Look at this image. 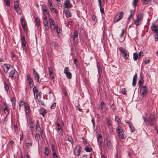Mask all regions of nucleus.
<instances>
[{"label": "nucleus", "instance_id": "f257e3e1", "mask_svg": "<svg viewBox=\"0 0 158 158\" xmlns=\"http://www.w3.org/2000/svg\"><path fill=\"white\" fill-rule=\"evenodd\" d=\"M143 118L147 126H151L154 125L155 119V115L152 114H151L146 119L144 117H143Z\"/></svg>", "mask_w": 158, "mask_h": 158}, {"label": "nucleus", "instance_id": "f03ea898", "mask_svg": "<svg viewBox=\"0 0 158 158\" xmlns=\"http://www.w3.org/2000/svg\"><path fill=\"white\" fill-rule=\"evenodd\" d=\"M119 50L123 58L124 59L127 60L129 57V53L128 50L122 47H120Z\"/></svg>", "mask_w": 158, "mask_h": 158}, {"label": "nucleus", "instance_id": "7ed1b4c3", "mask_svg": "<svg viewBox=\"0 0 158 158\" xmlns=\"http://www.w3.org/2000/svg\"><path fill=\"white\" fill-rule=\"evenodd\" d=\"M124 13L122 11H120L117 13L114 18V23H116L120 20L123 17Z\"/></svg>", "mask_w": 158, "mask_h": 158}, {"label": "nucleus", "instance_id": "20e7f679", "mask_svg": "<svg viewBox=\"0 0 158 158\" xmlns=\"http://www.w3.org/2000/svg\"><path fill=\"white\" fill-rule=\"evenodd\" d=\"M120 125L119 124H118V127H119ZM116 131L117 133L118 134L119 137L122 139H124L125 138V134L123 131V130L119 127L117 128L116 129Z\"/></svg>", "mask_w": 158, "mask_h": 158}, {"label": "nucleus", "instance_id": "39448f33", "mask_svg": "<svg viewBox=\"0 0 158 158\" xmlns=\"http://www.w3.org/2000/svg\"><path fill=\"white\" fill-rule=\"evenodd\" d=\"M143 19V16L141 14H139L136 17V20L134 21V22L136 26L140 25Z\"/></svg>", "mask_w": 158, "mask_h": 158}, {"label": "nucleus", "instance_id": "423d86ee", "mask_svg": "<svg viewBox=\"0 0 158 158\" xmlns=\"http://www.w3.org/2000/svg\"><path fill=\"white\" fill-rule=\"evenodd\" d=\"M81 151V147L79 145H77L74 148L73 152L75 155L79 156Z\"/></svg>", "mask_w": 158, "mask_h": 158}, {"label": "nucleus", "instance_id": "0eeeda50", "mask_svg": "<svg viewBox=\"0 0 158 158\" xmlns=\"http://www.w3.org/2000/svg\"><path fill=\"white\" fill-rule=\"evenodd\" d=\"M35 99H38V98L40 99V98L41 97L42 94V93L41 91H39L38 89H33Z\"/></svg>", "mask_w": 158, "mask_h": 158}, {"label": "nucleus", "instance_id": "6e6552de", "mask_svg": "<svg viewBox=\"0 0 158 158\" xmlns=\"http://www.w3.org/2000/svg\"><path fill=\"white\" fill-rule=\"evenodd\" d=\"M33 75L35 80L38 83L40 82V77L39 74L35 71V69H33Z\"/></svg>", "mask_w": 158, "mask_h": 158}, {"label": "nucleus", "instance_id": "1a4fd4ad", "mask_svg": "<svg viewBox=\"0 0 158 158\" xmlns=\"http://www.w3.org/2000/svg\"><path fill=\"white\" fill-rule=\"evenodd\" d=\"M13 68L12 65L8 64H5L3 66V69L5 73H7L9 70H11Z\"/></svg>", "mask_w": 158, "mask_h": 158}, {"label": "nucleus", "instance_id": "9d476101", "mask_svg": "<svg viewBox=\"0 0 158 158\" xmlns=\"http://www.w3.org/2000/svg\"><path fill=\"white\" fill-rule=\"evenodd\" d=\"M64 73L66 75L68 79H71L72 78V74L69 72V70L68 67H66L64 69Z\"/></svg>", "mask_w": 158, "mask_h": 158}, {"label": "nucleus", "instance_id": "9b49d317", "mask_svg": "<svg viewBox=\"0 0 158 158\" xmlns=\"http://www.w3.org/2000/svg\"><path fill=\"white\" fill-rule=\"evenodd\" d=\"M78 32L77 31L74 30L73 35V42L76 44H77L78 43Z\"/></svg>", "mask_w": 158, "mask_h": 158}, {"label": "nucleus", "instance_id": "f8f14e48", "mask_svg": "<svg viewBox=\"0 0 158 158\" xmlns=\"http://www.w3.org/2000/svg\"><path fill=\"white\" fill-rule=\"evenodd\" d=\"M17 72L16 71V70L13 67L12 69L10 70V71L9 73V77L12 78L14 77H16L15 75L16 74H17Z\"/></svg>", "mask_w": 158, "mask_h": 158}, {"label": "nucleus", "instance_id": "ddd939ff", "mask_svg": "<svg viewBox=\"0 0 158 158\" xmlns=\"http://www.w3.org/2000/svg\"><path fill=\"white\" fill-rule=\"evenodd\" d=\"M21 40L23 48V50H26V42L25 37L23 36H22L21 38Z\"/></svg>", "mask_w": 158, "mask_h": 158}, {"label": "nucleus", "instance_id": "4468645a", "mask_svg": "<svg viewBox=\"0 0 158 158\" xmlns=\"http://www.w3.org/2000/svg\"><path fill=\"white\" fill-rule=\"evenodd\" d=\"M64 5L65 6L64 8H66L68 9L69 8H71L73 6L69 0H66L65 1Z\"/></svg>", "mask_w": 158, "mask_h": 158}, {"label": "nucleus", "instance_id": "2eb2a0df", "mask_svg": "<svg viewBox=\"0 0 158 158\" xmlns=\"http://www.w3.org/2000/svg\"><path fill=\"white\" fill-rule=\"evenodd\" d=\"M151 29L154 33L158 32V25H155L154 23L152 24L151 26Z\"/></svg>", "mask_w": 158, "mask_h": 158}, {"label": "nucleus", "instance_id": "dca6fc26", "mask_svg": "<svg viewBox=\"0 0 158 158\" xmlns=\"http://www.w3.org/2000/svg\"><path fill=\"white\" fill-rule=\"evenodd\" d=\"M100 108L102 112H105V113L107 110L106 106L104 102H102L101 103Z\"/></svg>", "mask_w": 158, "mask_h": 158}, {"label": "nucleus", "instance_id": "f3484780", "mask_svg": "<svg viewBox=\"0 0 158 158\" xmlns=\"http://www.w3.org/2000/svg\"><path fill=\"white\" fill-rule=\"evenodd\" d=\"M143 80L142 78L139 81L138 84L139 85V87L141 89L143 88L144 89H145L147 87L145 86H143Z\"/></svg>", "mask_w": 158, "mask_h": 158}, {"label": "nucleus", "instance_id": "a211bd4d", "mask_svg": "<svg viewBox=\"0 0 158 158\" xmlns=\"http://www.w3.org/2000/svg\"><path fill=\"white\" fill-rule=\"evenodd\" d=\"M39 112L40 114L42 115L43 117H44L47 113L46 110L43 108H41L39 110Z\"/></svg>", "mask_w": 158, "mask_h": 158}, {"label": "nucleus", "instance_id": "6ab92c4d", "mask_svg": "<svg viewBox=\"0 0 158 158\" xmlns=\"http://www.w3.org/2000/svg\"><path fill=\"white\" fill-rule=\"evenodd\" d=\"M137 78V74L136 73L133 78L132 80V85L133 86H135L136 83V80Z\"/></svg>", "mask_w": 158, "mask_h": 158}, {"label": "nucleus", "instance_id": "aec40b11", "mask_svg": "<svg viewBox=\"0 0 158 158\" xmlns=\"http://www.w3.org/2000/svg\"><path fill=\"white\" fill-rule=\"evenodd\" d=\"M66 15V16L67 18H69L71 16V14L68 10L64 9L63 11Z\"/></svg>", "mask_w": 158, "mask_h": 158}, {"label": "nucleus", "instance_id": "412c9836", "mask_svg": "<svg viewBox=\"0 0 158 158\" xmlns=\"http://www.w3.org/2000/svg\"><path fill=\"white\" fill-rule=\"evenodd\" d=\"M148 92V89H140L139 93L143 96L146 95Z\"/></svg>", "mask_w": 158, "mask_h": 158}, {"label": "nucleus", "instance_id": "4be33fe9", "mask_svg": "<svg viewBox=\"0 0 158 158\" xmlns=\"http://www.w3.org/2000/svg\"><path fill=\"white\" fill-rule=\"evenodd\" d=\"M42 10H43L44 14L45 15H47L48 14V12L47 10L46 6H43L42 7Z\"/></svg>", "mask_w": 158, "mask_h": 158}, {"label": "nucleus", "instance_id": "5701e85b", "mask_svg": "<svg viewBox=\"0 0 158 158\" xmlns=\"http://www.w3.org/2000/svg\"><path fill=\"white\" fill-rule=\"evenodd\" d=\"M98 142V143H103V139L102 138V135L101 134L98 135V137L97 138Z\"/></svg>", "mask_w": 158, "mask_h": 158}, {"label": "nucleus", "instance_id": "b1692460", "mask_svg": "<svg viewBox=\"0 0 158 158\" xmlns=\"http://www.w3.org/2000/svg\"><path fill=\"white\" fill-rule=\"evenodd\" d=\"M106 144L107 146L109 149H111L112 148L113 145L112 144L110 140L107 141Z\"/></svg>", "mask_w": 158, "mask_h": 158}, {"label": "nucleus", "instance_id": "393cba45", "mask_svg": "<svg viewBox=\"0 0 158 158\" xmlns=\"http://www.w3.org/2000/svg\"><path fill=\"white\" fill-rule=\"evenodd\" d=\"M98 145L99 146V148L100 151L101 152L102 151V148H104L105 146V143H98Z\"/></svg>", "mask_w": 158, "mask_h": 158}, {"label": "nucleus", "instance_id": "a878e982", "mask_svg": "<svg viewBox=\"0 0 158 158\" xmlns=\"http://www.w3.org/2000/svg\"><path fill=\"white\" fill-rule=\"evenodd\" d=\"M35 19L36 25L38 27L40 26V19L37 18H35Z\"/></svg>", "mask_w": 158, "mask_h": 158}, {"label": "nucleus", "instance_id": "bb28decb", "mask_svg": "<svg viewBox=\"0 0 158 158\" xmlns=\"http://www.w3.org/2000/svg\"><path fill=\"white\" fill-rule=\"evenodd\" d=\"M17 12L18 14L21 15L22 13L21 9L20 7H17L14 9Z\"/></svg>", "mask_w": 158, "mask_h": 158}, {"label": "nucleus", "instance_id": "cd10ccee", "mask_svg": "<svg viewBox=\"0 0 158 158\" xmlns=\"http://www.w3.org/2000/svg\"><path fill=\"white\" fill-rule=\"evenodd\" d=\"M27 79L29 82V85L31 83H33V81L29 75H27Z\"/></svg>", "mask_w": 158, "mask_h": 158}, {"label": "nucleus", "instance_id": "c85d7f7f", "mask_svg": "<svg viewBox=\"0 0 158 158\" xmlns=\"http://www.w3.org/2000/svg\"><path fill=\"white\" fill-rule=\"evenodd\" d=\"M129 123L130 124L129 125V127L130 128V131L131 132H132L135 131V128L131 123Z\"/></svg>", "mask_w": 158, "mask_h": 158}, {"label": "nucleus", "instance_id": "c756f323", "mask_svg": "<svg viewBox=\"0 0 158 158\" xmlns=\"http://www.w3.org/2000/svg\"><path fill=\"white\" fill-rule=\"evenodd\" d=\"M142 1L144 5H148L151 2V0H142Z\"/></svg>", "mask_w": 158, "mask_h": 158}, {"label": "nucleus", "instance_id": "7c9ffc66", "mask_svg": "<svg viewBox=\"0 0 158 158\" xmlns=\"http://www.w3.org/2000/svg\"><path fill=\"white\" fill-rule=\"evenodd\" d=\"M106 123L107 124L109 128H110V126H111V121L110 119L109 118H107L106 119Z\"/></svg>", "mask_w": 158, "mask_h": 158}, {"label": "nucleus", "instance_id": "2f4dec72", "mask_svg": "<svg viewBox=\"0 0 158 158\" xmlns=\"http://www.w3.org/2000/svg\"><path fill=\"white\" fill-rule=\"evenodd\" d=\"M19 7V2L17 1H15L14 2V8H15Z\"/></svg>", "mask_w": 158, "mask_h": 158}, {"label": "nucleus", "instance_id": "473e14b6", "mask_svg": "<svg viewBox=\"0 0 158 158\" xmlns=\"http://www.w3.org/2000/svg\"><path fill=\"white\" fill-rule=\"evenodd\" d=\"M25 106L26 113V114H28L30 112V108L28 106V105L26 106V104L25 105Z\"/></svg>", "mask_w": 158, "mask_h": 158}, {"label": "nucleus", "instance_id": "72a5a7b5", "mask_svg": "<svg viewBox=\"0 0 158 158\" xmlns=\"http://www.w3.org/2000/svg\"><path fill=\"white\" fill-rule=\"evenodd\" d=\"M133 55V59L134 60L136 61L138 59H139V58L138 54L136 53H134Z\"/></svg>", "mask_w": 158, "mask_h": 158}, {"label": "nucleus", "instance_id": "f704fd0d", "mask_svg": "<svg viewBox=\"0 0 158 158\" xmlns=\"http://www.w3.org/2000/svg\"><path fill=\"white\" fill-rule=\"evenodd\" d=\"M51 11L52 12L55 13L56 14L57 13V10L56 9L53 7V6L50 7V8H49Z\"/></svg>", "mask_w": 158, "mask_h": 158}, {"label": "nucleus", "instance_id": "c9c22d12", "mask_svg": "<svg viewBox=\"0 0 158 158\" xmlns=\"http://www.w3.org/2000/svg\"><path fill=\"white\" fill-rule=\"evenodd\" d=\"M37 100V102L40 105H41L43 106H45V104L43 101H41L39 99Z\"/></svg>", "mask_w": 158, "mask_h": 158}, {"label": "nucleus", "instance_id": "e433bc0d", "mask_svg": "<svg viewBox=\"0 0 158 158\" xmlns=\"http://www.w3.org/2000/svg\"><path fill=\"white\" fill-rule=\"evenodd\" d=\"M55 28L57 34H59L61 32V30L60 29L59 27L57 25H56L55 26Z\"/></svg>", "mask_w": 158, "mask_h": 158}, {"label": "nucleus", "instance_id": "4c0bfd02", "mask_svg": "<svg viewBox=\"0 0 158 158\" xmlns=\"http://www.w3.org/2000/svg\"><path fill=\"white\" fill-rule=\"evenodd\" d=\"M49 23H50V25L49 26L54 25L55 22L53 19H49Z\"/></svg>", "mask_w": 158, "mask_h": 158}, {"label": "nucleus", "instance_id": "58836bf2", "mask_svg": "<svg viewBox=\"0 0 158 158\" xmlns=\"http://www.w3.org/2000/svg\"><path fill=\"white\" fill-rule=\"evenodd\" d=\"M4 113L6 114V115H7L9 114V111L7 107H5V108L4 109Z\"/></svg>", "mask_w": 158, "mask_h": 158}, {"label": "nucleus", "instance_id": "ea45409f", "mask_svg": "<svg viewBox=\"0 0 158 158\" xmlns=\"http://www.w3.org/2000/svg\"><path fill=\"white\" fill-rule=\"evenodd\" d=\"M48 19L47 17L46 16L45 17L43 20V23L44 25H47L48 24V22L47 21Z\"/></svg>", "mask_w": 158, "mask_h": 158}, {"label": "nucleus", "instance_id": "a19ab883", "mask_svg": "<svg viewBox=\"0 0 158 158\" xmlns=\"http://www.w3.org/2000/svg\"><path fill=\"white\" fill-rule=\"evenodd\" d=\"M92 150V148L90 147H86L85 148V150L87 152H91Z\"/></svg>", "mask_w": 158, "mask_h": 158}, {"label": "nucleus", "instance_id": "79ce46f5", "mask_svg": "<svg viewBox=\"0 0 158 158\" xmlns=\"http://www.w3.org/2000/svg\"><path fill=\"white\" fill-rule=\"evenodd\" d=\"M115 120L116 121L118 124L121 123V121L119 117L116 116H115Z\"/></svg>", "mask_w": 158, "mask_h": 158}, {"label": "nucleus", "instance_id": "37998d69", "mask_svg": "<svg viewBox=\"0 0 158 158\" xmlns=\"http://www.w3.org/2000/svg\"><path fill=\"white\" fill-rule=\"evenodd\" d=\"M44 153L47 156H48V147H45V152Z\"/></svg>", "mask_w": 158, "mask_h": 158}, {"label": "nucleus", "instance_id": "c03bdc74", "mask_svg": "<svg viewBox=\"0 0 158 158\" xmlns=\"http://www.w3.org/2000/svg\"><path fill=\"white\" fill-rule=\"evenodd\" d=\"M28 126L31 129V128H33V127H34V124L33 122H31L29 123Z\"/></svg>", "mask_w": 158, "mask_h": 158}, {"label": "nucleus", "instance_id": "a18cd8bd", "mask_svg": "<svg viewBox=\"0 0 158 158\" xmlns=\"http://www.w3.org/2000/svg\"><path fill=\"white\" fill-rule=\"evenodd\" d=\"M138 0H133L132 2V5L134 6V8L138 3Z\"/></svg>", "mask_w": 158, "mask_h": 158}, {"label": "nucleus", "instance_id": "49530a36", "mask_svg": "<svg viewBox=\"0 0 158 158\" xmlns=\"http://www.w3.org/2000/svg\"><path fill=\"white\" fill-rule=\"evenodd\" d=\"M40 135L39 133H36L35 135V139L36 140L38 141L40 139Z\"/></svg>", "mask_w": 158, "mask_h": 158}, {"label": "nucleus", "instance_id": "de8ad7c7", "mask_svg": "<svg viewBox=\"0 0 158 158\" xmlns=\"http://www.w3.org/2000/svg\"><path fill=\"white\" fill-rule=\"evenodd\" d=\"M40 132V133L41 136L42 138L45 137V132L43 129Z\"/></svg>", "mask_w": 158, "mask_h": 158}, {"label": "nucleus", "instance_id": "09e8293b", "mask_svg": "<svg viewBox=\"0 0 158 158\" xmlns=\"http://www.w3.org/2000/svg\"><path fill=\"white\" fill-rule=\"evenodd\" d=\"M24 104H25L24 102H23L22 99H20L19 102V106H22Z\"/></svg>", "mask_w": 158, "mask_h": 158}, {"label": "nucleus", "instance_id": "8fccbe9b", "mask_svg": "<svg viewBox=\"0 0 158 158\" xmlns=\"http://www.w3.org/2000/svg\"><path fill=\"white\" fill-rule=\"evenodd\" d=\"M29 85L31 89H35V88H36V87L34 85V82H33V83H31L29 84Z\"/></svg>", "mask_w": 158, "mask_h": 158}, {"label": "nucleus", "instance_id": "3c124183", "mask_svg": "<svg viewBox=\"0 0 158 158\" xmlns=\"http://www.w3.org/2000/svg\"><path fill=\"white\" fill-rule=\"evenodd\" d=\"M68 141L70 142V143H72L73 142V139H72V137L70 135H68Z\"/></svg>", "mask_w": 158, "mask_h": 158}, {"label": "nucleus", "instance_id": "603ef678", "mask_svg": "<svg viewBox=\"0 0 158 158\" xmlns=\"http://www.w3.org/2000/svg\"><path fill=\"white\" fill-rule=\"evenodd\" d=\"M56 3H57V6L61 7L62 6L61 4V1L60 0H56Z\"/></svg>", "mask_w": 158, "mask_h": 158}, {"label": "nucleus", "instance_id": "864d4df0", "mask_svg": "<svg viewBox=\"0 0 158 158\" xmlns=\"http://www.w3.org/2000/svg\"><path fill=\"white\" fill-rule=\"evenodd\" d=\"M26 145L27 148H28L29 147H31L32 146V143L31 142H29L28 143H26Z\"/></svg>", "mask_w": 158, "mask_h": 158}, {"label": "nucleus", "instance_id": "5fc2aeb1", "mask_svg": "<svg viewBox=\"0 0 158 158\" xmlns=\"http://www.w3.org/2000/svg\"><path fill=\"white\" fill-rule=\"evenodd\" d=\"M4 2L6 3V5L7 6H9L10 5V0H4Z\"/></svg>", "mask_w": 158, "mask_h": 158}, {"label": "nucleus", "instance_id": "6e6d98bb", "mask_svg": "<svg viewBox=\"0 0 158 158\" xmlns=\"http://www.w3.org/2000/svg\"><path fill=\"white\" fill-rule=\"evenodd\" d=\"M57 131L59 135H63V130L62 129H57Z\"/></svg>", "mask_w": 158, "mask_h": 158}, {"label": "nucleus", "instance_id": "4d7b16f0", "mask_svg": "<svg viewBox=\"0 0 158 158\" xmlns=\"http://www.w3.org/2000/svg\"><path fill=\"white\" fill-rule=\"evenodd\" d=\"M35 129L37 132H40L43 130L40 127L35 128Z\"/></svg>", "mask_w": 158, "mask_h": 158}, {"label": "nucleus", "instance_id": "13d9d810", "mask_svg": "<svg viewBox=\"0 0 158 158\" xmlns=\"http://www.w3.org/2000/svg\"><path fill=\"white\" fill-rule=\"evenodd\" d=\"M74 63L75 64L76 66H77L78 65V62L77 60L76 59H73Z\"/></svg>", "mask_w": 158, "mask_h": 158}, {"label": "nucleus", "instance_id": "bf43d9fd", "mask_svg": "<svg viewBox=\"0 0 158 158\" xmlns=\"http://www.w3.org/2000/svg\"><path fill=\"white\" fill-rule=\"evenodd\" d=\"M130 14L129 15H130V16H132L135 14V12L134 10H130Z\"/></svg>", "mask_w": 158, "mask_h": 158}, {"label": "nucleus", "instance_id": "052dcab7", "mask_svg": "<svg viewBox=\"0 0 158 158\" xmlns=\"http://www.w3.org/2000/svg\"><path fill=\"white\" fill-rule=\"evenodd\" d=\"M13 128L15 131V132H16L17 131L18 129V127H17V125H14V126Z\"/></svg>", "mask_w": 158, "mask_h": 158}, {"label": "nucleus", "instance_id": "680f3d73", "mask_svg": "<svg viewBox=\"0 0 158 158\" xmlns=\"http://www.w3.org/2000/svg\"><path fill=\"white\" fill-rule=\"evenodd\" d=\"M97 68L98 69V71L99 73H100L102 71V69L101 67L98 65H97Z\"/></svg>", "mask_w": 158, "mask_h": 158}, {"label": "nucleus", "instance_id": "e2e57ef3", "mask_svg": "<svg viewBox=\"0 0 158 158\" xmlns=\"http://www.w3.org/2000/svg\"><path fill=\"white\" fill-rule=\"evenodd\" d=\"M155 40L156 42L158 41V32H157L155 34Z\"/></svg>", "mask_w": 158, "mask_h": 158}, {"label": "nucleus", "instance_id": "0e129e2a", "mask_svg": "<svg viewBox=\"0 0 158 158\" xmlns=\"http://www.w3.org/2000/svg\"><path fill=\"white\" fill-rule=\"evenodd\" d=\"M10 101L12 102V103H15V100L14 98H12L10 97Z\"/></svg>", "mask_w": 158, "mask_h": 158}, {"label": "nucleus", "instance_id": "69168bd1", "mask_svg": "<svg viewBox=\"0 0 158 158\" xmlns=\"http://www.w3.org/2000/svg\"><path fill=\"white\" fill-rule=\"evenodd\" d=\"M56 103H54L51 106V109H54L56 107Z\"/></svg>", "mask_w": 158, "mask_h": 158}, {"label": "nucleus", "instance_id": "338daca9", "mask_svg": "<svg viewBox=\"0 0 158 158\" xmlns=\"http://www.w3.org/2000/svg\"><path fill=\"white\" fill-rule=\"evenodd\" d=\"M44 30L45 31H48L49 30V27L48 26V24L44 25Z\"/></svg>", "mask_w": 158, "mask_h": 158}, {"label": "nucleus", "instance_id": "774afa93", "mask_svg": "<svg viewBox=\"0 0 158 158\" xmlns=\"http://www.w3.org/2000/svg\"><path fill=\"white\" fill-rule=\"evenodd\" d=\"M52 155L53 158H58L57 155L55 152L53 153Z\"/></svg>", "mask_w": 158, "mask_h": 158}]
</instances>
